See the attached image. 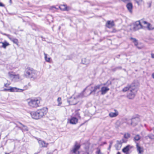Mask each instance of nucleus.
Listing matches in <instances>:
<instances>
[{"label":"nucleus","instance_id":"obj_4","mask_svg":"<svg viewBox=\"0 0 154 154\" xmlns=\"http://www.w3.org/2000/svg\"><path fill=\"white\" fill-rule=\"evenodd\" d=\"M83 94L80 93L77 95L72 96L68 100V102L70 105H74L76 104L79 101L80 98L82 97Z\"/></svg>","mask_w":154,"mask_h":154},{"label":"nucleus","instance_id":"obj_27","mask_svg":"<svg viewBox=\"0 0 154 154\" xmlns=\"http://www.w3.org/2000/svg\"><path fill=\"white\" fill-rule=\"evenodd\" d=\"M62 99L60 97L58 98L57 100V101L58 103L57 106H59L62 104Z\"/></svg>","mask_w":154,"mask_h":154},{"label":"nucleus","instance_id":"obj_45","mask_svg":"<svg viewBox=\"0 0 154 154\" xmlns=\"http://www.w3.org/2000/svg\"><path fill=\"white\" fill-rule=\"evenodd\" d=\"M151 57L152 58L154 59V54L151 53Z\"/></svg>","mask_w":154,"mask_h":154},{"label":"nucleus","instance_id":"obj_38","mask_svg":"<svg viewBox=\"0 0 154 154\" xmlns=\"http://www.w3.org/2000/svg\"><path fill=\"white\" fill-rule=\"evenodd\" d=\"M37 113L38 114L39 119L42 118L43 117L42 115H40V114L38 112V110H37Z\"/></svg>","mask_w":154,"mask_h":154},{"label":"nucleus","instance_id":"obj_54","mask_svg":"<svg viewBox=\"0 0 154 154\" xmlns=\"http://www.w3.org/2000/svg\"><path fill=\"white\" fill-rule=\"evenodd\" d=\"M10 0V2H11V0Z\"/></svg>","mask_w":154,"mask_h":154},{"label":"nucleus","instance_id":"obj_20","mask_svg":"<svg viewBox=\"0 0 154 154\" xmlns=\"http://www.w3.org/2000/svg\"><path fill=\"white\" fill-rule=\"evenodd\" d=\"M59 8L62 11H68L67 6L66 5H61L59 6Z\"/></svg>","mask_w":154,"mask_h":154},{"label":"nucleus","instance_id":"obj_49","mask_svg":"<svg viewBox=\"0 0 154 154\" xmlns=\"http://www.w3.org/2000/svg\"><path fill=\"white\" fill-rule=\"evenodd\" d=\"M129 1V0H124V2H127Z\"/></svg>","mask_w":154,"mask_h":154},{"label":"nucleus","instance_id":"obj_46","mask_svg":"<svg viewBox=\"0 0 154 154\" xmlns=\"http://www.w3.org/2000/svg\"><path fill=\"white\" fill-rule=\"evenodd\" d=\"M0 6L4 7V4H3L2 3L0 2Z\"/></svg>","mask_w":154,"mask_h":154},{"label":"nucleus","instance_id":"obj_42","mask_svg":"<svg viewBox=\"0 0 154 154\" xmlns=\"http://www.w3.org/2000/svg\"><path fill=\"white\" fill-rule=\"evenodd\" d=\"M136 2L137 3L139 4V2H141L142 0H135Z\"/></svg>","mask_w":154,"mask_h":154},{"label":"nucleus","instance_id":"obj_32","mask_svg":"<svg viewBox=\"0 0 154 154\" xmlns=\"http://www.w3.org/2000/svg\"><path fill=\"white\" fill-rule=\"evenodd\" d=\"M20 124H21V125L23 127V131H28V128L26 126H25L24 125H23L21 123H20Z\"/></svg>","mask_w":154,"mask_h":154},{"label":"nucleus","instance_id":"obj_3","mask_svg":"<svg viewBox=\"0 0 154 154\" xmlns=\"http://www.w3.org/2000/svg\"><path fill=\"white\" fill-rule=\"evenodd\" d=\"M41 99L39 97L29 98L27 100L28 105L32 108H36L40 106Z\"/></svg>","mask_w":154,"mask_h":154},{"label":"nucleus","instance_id":"obj_33","mask_svg":"<svg viewBox=\"0 0 154 154\" xmlns=\"http://www.w3.org/2000/svg\"><path fill=\"white\" fill-rule=\"evenodd\" d=\"M140 138V136L139 135H136L134 137V141H138Z\"/></svg>","mask_w":154,"mask_h":154},{"label":"nucleus","instance_id":"obj_13","mask_svg":"<svg viewBox=\"0 0 154 154\" xmlns=\"http://www.w3.org/2000/svg\"><path fill=\"white\" fill-rule=\"evenodd\" d=\"M109 90V88L106 86H103L101 88L100 92L102 95L106 94Z\"/></svg>","mask_w":154,"mask_h":154},{"label":"nucleus","instance_id":"obj_51","mask_svg":"<svg viewBox=\"0 0 154 154\" xmlns=\"http://www.w3.org/2000/svg\"><path fill=\"white\" fill-rule=\"evenodd\" d=\"M117 154H121L120 152H118Z\"/></svg>","mask_w":154,"mask_h":154},{"label":"nucleus","instance_id":"obj_52","mask_svg":"<svg viewBox=\"0 0 154 154\" xmlns=\"http://www.w3.org/2000/svg\"><path fill=\"white\" fill-rule=\"evenodd\" d=\"M103 144H106V142H104L103 143Z\"/></svg>","mask_w":154,"mask_h":154},{"label":"nucleus","instance_id":"obj_1","mask_svg":"<svg viewBox=\"0 0 154 154\" xmlns=\"http://www.w3.org/2000/svg\"><path fill=\"white\" fill-rule=\"evenodd\" d=\"M138 90L137 85L134 83H132L124 87L122 91L124 92L128 91L127 97L129 99H132L135 97Z\"/></svg>","mask_w":154,"mask_h":154},{"label":"nucleus","instance_id":"obj_48","mask_svg":"<svg viewBox=\"0 0 154 154\" xmlns=\"http://www.w3.org/2000/svg\"><path fill=\"white\" fill-rule=\"evenodd\" d=\"M47 154H52V152H47Z\"/></svg>","mask_w":154,"mask_h":154},{"label":"nucleus","instance_id":"obj_36","mask_svg":"<svg viewBox=\"0 0 154 154\" xmlns=\"http://www.w3.org/2000/svg\"><path fill=\"white\" fill-rule=\"evenodd\" d=\"M130 134L129 133H125L124 135V137L125 138L128 139L130 137Z\"/></svg>","mask_w":154,"mask_h":154},{"label":"nucleus","instance_id":"obj_34","mask_svg":"<svg viewBox=\"0 0 154 154\" xmlns=\"http://www.w3.org/2000/svg\"><path fill=\"white\" fill-rule=\"evenodd\" d=\"M148 23L149 25V27L150 28H151L152 29H149L147 26V25H144V28L145 27H147L148 29H149V30H152V29H154L153 27L152 26V25H151L150 24H149V23Z\"/></svg>","mask_w":154,"mask_h":154},{"label":"nucleus","instance_id":"obj_14","mask_svg":"<svg viewBox=\"0 0 154 154\" xmlns=\"http://www.w3.org/2000/svg\"><path fill=\"white\" fill-rule=\"evenodd\" d=\"M30 114L32 118L34 119H39L38 114L37 113V111H32L30 112Z\"/></svg>","mask_w":154,"mask_h":154},{"label":"nucleus","instance_id":"obj_19","mask_svg":"<svg viewBox=\"0 0 154 154\" xmlns=\"http://www.w3.org/2000/svg\"><path fill=\"white\" fill-rule=\"evenodd\" d=\"M114 25V23L113 21H107L106 25V27L109 28H112Z\"/></svg>","mask_w":154,"mask_h":154},{"label":"nucleus","instance_id":"obj_47","mask_svg":"<svg viewBox=\"0 0 154 154\" xmlns=\"http://www.w3.org/2000/svg\"><path fill=\"white\" fill-rule=\"evenodd\" d=\"M152 78L154 79V72L152 74Z\"/></svg>","mask_w":154,"mask_h":154},{"label":"nucleus","instance_id":"obj_8","mask_svg":"<svg viewBox=\"0 0 154 154\" xmlns=\"http://www.w3.org/2000/svg\"><path fill=\"white\" fill-rule=\"evenodd\" d=\"M131 124L133 126H135L137 125L140 122L139 118L137 117H133L131 119Z\"/></svg>","mask_w":154,"mask_h":154},{"label":"nucleus","instance_id":"obj_53","mask_svg":"<svg viewBox=\"0 0 154 154\" xmlns=\"http://www.w3.org/2000/svg\"><path fill=\"white\" fill-rule=\"evenodd\" d=\"M150 6H151V5L150 4V5H149V6L150 7Z\"/></svg>","mask_w":154,"mask_h":154},{"label":"nucleus","instance_id":"obj_23","mask_svg":"<svg viewBox=\"0 0 154 154\" xmlns=\"http://www.w3.org/2000/svg\"><path fill=\"white\" fill-rule=\"evenodd\" d=\"M11 41L13 42L14 43L18 45V40L17 39L14 38L13 37H11V36L9 37V38Z\"/></svg>","mask_w":154,"mask_h":154},{"label":"nucleus","instance_id":"obj_7","mask_svg":"<svg viewBox=\"0 0 154 154\" xmlns=\"http://www.w3.org/2000/svg\"><path fill=\"white\" fill-rule=\"evenodd\" d=\"M127 141L123 139L120 140H117V143L115 145L116 149L117 150H120L122 147V143H126Z\"/></svg>","mask_w":154,"mask_h":154},{"label":"nucleus","instance_id":"obj_11","mask_svg":"<svg viewBox=\"0 0 154 154\" xmlns=\"http://www.w3.org/2000/svg\"><path fill=\"white\" fill-rule=\"evenodd\" d=\"M38 112L43 117L45 116L48 112V109L47 108L44 107L38 110Z\"/></svg>","mask_w":154,"mask_h":154},{"label":"nucleus","instance_id":"obj_9","mask_svg":"<svg viewBox=\"0 0 154 154\" xmlns=\"http://www.w3.org/2000/svg\"><path fill=\"white\" fill-rule=\"evenodd\" d=\"M80 145L78 144L77 143L75 144L71 152L74 154H79V152L78 150L80 149Z\"/></svg>","mask_w":154,"mask_h":154},{"label":"nucleus","instance_id":"obj_15","mask_svg":"<svg viewBox=\"0 0 154 154\" xmlns=\"http://www.w3.org/2000/svg\"><path fill=\"white\" fill-rule=\"evenodd\" d=\"M136 148L138 154H142L143 152V149L142 147L140 146L138 143H136Z\"/></svg>","mask_w":154,"mask_h":154},{"label":"nucleus","instance_id":"obj_30","mask_svg":"<svg viewBox=\"0 0 154 154\" xmlns=\"http://www.w3.org/2000/svg\"><path fill=\"white\" fill-rule=\"evenodd\" d=\"M130 39L132 40L135 45H137L138 44L137 40L135 38L131 37L130 38Z\"/></svg>","mask_w":154,"mask_h":154},{"label":"nucleus","instance_id":"obj_37","mask_svg":"<svg viewBox=\"0 0 154 154\" xmlns=\"http://www.w3.org/2000/svg\"><path fill=\"white\" fill-rule=\"evenodd\" d=\"M11 84V82L7 81V82L4 84V86L6 87H8Z\"/></svg>","mask_w":154,"mask_h":154},{"label":"nucleus","instance_id":"obj_29","mask_svg":"<svg viewBox=\"0 0 154 154\" xmlns=\"http://www.w3.org/2000/svg\"><path fill=\"white\" fill-rule=\"evenodd\" d=\"M90 91V90L89 91H88L87 89H85L84 91L82 93H82L83 94V95L82 97H86L84 95V94H88V93H89V91Z\"/></svg>","mask_w":154,"mask_h":154},{"label":"nucleus","instance_id":"obj_17","mask_svg":"<svg viewBox=\"0 0 154 154\" xmlns=\"http://www.w3.org/2000/svg\"><path fill=\"white\" fill-rule=\"evenodd\" d=\"M115 112H111L109 113V116L111 118L117 116L119 114L118 112L116 109L114 110Z\"/></svg>","mask_w":154,"mask_h":154},{"label":"nucleus","instance_id":"obj_40","mask_svg":"<svg viewBox=\"0 0 154 154\" xmlns=\"http://www.w3.org/2000/svg\"><path fill=\"white\" fill-rule=\"evenodd\" d=\"M148 137L151 139H154V135L152 134L149 135Z\"/></svg>","mask_w":154,"mask_h":154},{"label":"nucleus","instance_id":"obj_31","mask_svg":"<svg viewBox=\"0 0 154 154\" xmlns=\"http://www.w3.org/2000/svg\"><path fill=\"white\" fill-rule=\"evenodd\" d=\"M82 62L84 64H87L89 63V61L88 60H86L85 59H84L82 60Z\"/></svg>","mask_w":154,"mask_h":154},{"label":"nucleus","instance_id":"obj_39","mask_svg":"<svg viewBox=\"0 0 154 154\" xmlns=\"http://www.w3.org/2000/svg\"><path fill=\"white\" fill-rule=\"evenodd\" d=\"M3 35H5L6 36H7L9 38V37H10V36H11L10 35H8V34H6V33H3V32H0Z\"/></svg>","mask_w":154,"mask_h":154},{"label":"nucleus","instance_id":"obj_24","mask_svg":"<svg viewBox=\"0 0 154 154\" xmlns=\"http://www.w3.org/2000/svg\"><path fill=\"white\" fill-rule=\"evenodd\" d=\"M20 77L19 74L15 75L13 79H14L15 81H19Z\"/></svg>","mask_w":154,"mask_h":154},{"label":"nucleus","instance_id":"obj_5","mask_svg":"<svg viewBox=\"0 0 154 154\" xmlns=\"http://www.w3.org/2000/svg\"><path fill=\"white\" fill-rule=\"evenodd\" d=\"M144 25H147L149 29H152L149 27V25L148 23L143 20L137 21L134 24L133 29L134 30H137L141 28H144Z\"/></svg>","mask_w":154,"mask_h":154},{"label":"nucleus","instance_id":"obj_12","mask_svg":"<svg viewBox=\"0 0 154 154\" xmlns=\"http://www.w3.org/2000/svg\"><path fill=\"white\" fill-rule=\"evenodd\" d=\"M38 143L39 145L42 147H47L48 145V143H46L44 141L37 139Z\"/></svg>","mask_w":154,"mask_h":154},{"label":"nucleus","instance_id":"obj_26","mask_svg":"<svg viewBox=\"0 0 154 154\" xmlns=\"http://www.w3.org/2000/svg\"><path fill=\"white\" fill-rule=\"evenodd\" d=\"M8 75L11 79H13L15 74L13 72H11L8 73Z\"/></svg>","mask_w":154,"mask_h":154},{"label":"nucleus","instance_id":"obj_41","mask_svg":"<svg viewBox=\"0 0 154 154\" xmlns=\"http://www.w3.org/2000/svg\"><path fill=\"white\" fill-rule=\"evenodd\" d=\"M3 91H9L10 92V88L9 89L5 88L4 89Z\"/></svg>","mask_w":154,"mask_h":154},{"label":"nucleus","instance_id":"obj_6","mask_svg":"<svg viewBox=\"0 0 154 154\" xmlns=\"http://www.w3.org/2000/svg\"><path fill=\"white\" fill-rule=\"evenodd\" d=\"M105 85V84H101L97 85L94 87H91V89L90 90L89 93L87 94H84V96H87L90 95L92 93L95 94L96 93H98L100 92V88L102 85Z\"/></svg>","mask_w":154,"mask_h":154},{"label":"nucleus","instance_id":"obj_21","mask_svg":"<svg viewBox=\"0 0 154 154\" xmlns=\"http://www.w3.org/2000/svg\"><path fill=\"white\" fill-rule=\"evenodd\" d=\"M126 7L129 11L130 12H131L133 8V5L131 3H128L127 4Z\"/></svg>","mask_w":154,"mask_h":154},{"label":"nucleus","instance_id":"obj_18","mask_svg":"<svg viewBox=\"0 0 154 154\" xmlns=\"http://www.w3.org/2000/svg\"><path fill=\"white\" fill-rule=\"evenodd\" d=\"M78 119L75 117H72L69 120V122L72 124H75L78 122Z\"/></svg>","mask_w":154,"mask_h":154},{"label":"nucleus","instance_id":"obj_25","mask_svg":"<svg viewBox=\"0 0 154 154\" xmlns=\"http://www.w3.org/2000/svg\"><path fill=\"white\" fill-rule=\"evenodd\" d=\"M0 43L2 44V47L4 48H5L7 46L9 45V44L6 42H1Z\"/></svg>","mask_w":154,"mask_h":154},{"label":"nucleus","instance_id":"obj_2","mask_svg":"<svg viewBox=\"0 0 154 154\" xmlns=\"http://www.w3.org/2000/svg\"><path fill=\"white\" fill-rule=\"evenodd\" d=\"M38 73L32 68H27L25 70L24 75L27 78L35 79L37 77Z\"/></svg>","mask_w":154,"mask_h":154},{"label":"nucleus","instance_id":"obj_28","mask_svg":"<svg viewBox=\"0 0 154 154\" xmlns=\"http://www.w3.org/2000/svg\"><path fill=\"white\" fill-rule=\"evenodd\" d=\"M45 55V61L47 62H51V58L50 57L48 58L47 57V54L45 53H44Z\"/></svg>","mask_w":154,"mask_h":154},{"label":"nucleus","instance_id":"obj_44","mask_svg":"<svg viewBox=\"0 0 154 154\" xmlns=\"http://www.w3.org/2000/svg\"><path fill=\"white\" fill-rule=\"evenodd\" d=\"M28 87L26 85L24 87L23 89H26L25 90L27 89H28Z\"/></svg>","mask_w":154,"mask_h":154},{"label":"nucleus","instance_id":"obj_22","mask_svg":"<svg viewBox=\"0 0 154 154\" xmlns=\"http://www.w3.org/2000/svg\"><path fill=\"white\" fill-rule=\"evenodd\" d=\"M89 144H87L86 146L85 147V151L84 152L83 154H89Z\"/></svg>","mask_w":154,"mask_h":154},{"label":"nucleus","instance_id":"obj_50","mask_svg":"<svg viewBox=\"0 0 154 154\" xmlns=\"http://www.w3.org/2000/svg\"><path fill=\"white\" fill-rule=\"evenodd\" d=\"M137 47L139 49H141L142 48L141 47Z\"/></svg>","mask_w":154,"mask_h":154},{"label":"nucleus","instance_id":"obj_16","mask_svg":"<svg viewBox=\"0 0 154 154\" xmlns=\"http://www.w3.org/2000/svg\"><path fill=\"white\" fill-rule=\"evenodd\" d=\"M132 148V146L130 145H128L122 149V151L126 154H127L129 150Z\"/></svg>","mask_w":154,"mask_h":154},{"label":"nucleus","instance_id":"obj_35","mask_svg":"<svg viewBox=\"0 0 154 154\" xmlns=\"http://www.w3.org/2000/svg\"><path fill=\"white\" fill-rule=\"evenodd\" d=\"M96 154H103L101 151L100 149L99 148H97V151L96 152Z\"/></svg>","mask_w":154,"mask_h":154},{"label":"nucleus","instance_id":"obj_10","mask_svg":"<svg viewBox=\"0 0 154 154\" xmlns=\"http://www.w3.org/2000/svg\"><path fill=\"white\" fill-rule=\"evenodd\" d=\"M10 92H22L25 91L26 89H21L16 87H10Z\"/></svg>","mask_w":154,"mask_h":154},{"label":"nucleus","instance_id":"obj_43","mask_svg":"<svg viewBox=\"0 0 154 154\" xmlns=\"http://www.w3.org/2000/svg\"><path fill=\"white\" fill-rule=\"evenodd\" d=\"M112 143H110L109 145V147L108 148V149H109V150H110V149L111 147V146H112Z\"/></svg>","mask_w":154,"mask_h":154}]
</instances>
